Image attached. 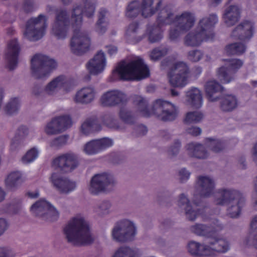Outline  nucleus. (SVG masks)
Instances as JSON below:
<instances>
[{"label": "nucleus", "instance_id": "nucleus-1", "mask_svg": "<svg viewBox=\"0 0 257 257\" xmlns=\"http://www.w3.org/2000/svg\"><path fill=\"white\" fill-rule=\"evenodd\" d=\"M162 0H143L140 4L138 0L131 2L126 8L125 16L133 19L140 14L146 18L153 16L160 10L157 18V25L147 28V33L149 41L151 43L160 41L163 37V26L175 24L169 32V38L172 41L176 40L181 33L189 30L194 25L195 17L191 13L185 12L180 16L174 17L170 6H167L161 10Z\"/></svg>", "mask_w": 257, "mask_h": 257}, {"label": "nucleus", "instance_id": "nucleus-2", "mask_svg": "<svg viewBox=\"0 0 257 257\" xmlns=\"http://www.w3.org/2000/svg\"><path fill=\"white\" fill-rule=\"evenodd\" d=\"M213 225L207 226L202 224H196L191 227V230L195 234L210 238L213 240L208 245L201 244L195 241H190L188 244V252L194 256L214 257L218 253H224L229 249L228 242L225 239L217 237L218 232L223 228V225L218 220L214 219Z\"/></svg>", "mask_w": 257, "mask_h": 257}, {"label": "nucleus", "instance_id": "nucleus-3", "mask_svg": "<svg viewBox=\"0 0 257 257\" xmlns=\"http://www.w3.org/2000/svg\"><path fill=\"white\" fill-rule=\"evenodd\" d=\"M95 4L89 0H85L84 7H75L72 11L71 16L72 26L73 28V36L71 39L70 47L72 53L76 55H81L87 52L90 46V39L88 34L80 31L82 23V17L91 18L94 13Z\"/></svg>", "mask_w": 257, "mask_h": 257}, {"label": "nucleus", "instance_id": "nucleus-4", "mask_svg": "<svg viewBox=\"0 0 257 257\" xmlns=\"http://www.w3.org/2000/svg\"><path fill=\"white\" fill-rule=\"evenodd\" d=\"M134 103L138 105L140 112L144 117H149L154 115L163 121H170L175 120L177 116V110L175 106L168 101L157 99L150 108L147 100L141 96H136Z\"/></svg>", "mask_w": 257, "mask_h": 257}, {"label": "nucleus", "instance_id": "nucleus-5", "mask_svg": "<svg viewBox=\"0 0 257 257\" xmlns=\"http://www.w3.org/2000/svg\"><path fill=\"white\" fill-rule=\"evenodd\" d=\"M116 74L122 80H139L149 77L150 71L143 60L138 59L128 63L124 61L120 62L112 71L111 76L109 78L110 81L115 80L114 77Z\"/></svg>", "mask_w": 257, "mask_h": 257}, {"label": "nucleus", "instance_id": "nucleus-6", "mask_svg": "<svg viewBox=\"0 0 257 257\" xmlns=\"http://www.w3.org/2000/svg\"><path fill=\"white\" fill-rule=\"evenodd\" d=\"M69 242L81 246L91 244L93 241L88 225L82 217H74L64 228Z\"/></svg>", "mask_w": 257, "mask_h": 257}, {"label": "nucleus", "instance_id": "nucleus-7", "mask_svg": "<svg viewBox=\"0 0 257 257\" xmlns=\"http://www.w3.org/2000/svg\"><path fill=\"white\" fill-rule=\"evenodd\" d=\"M218 22L215 14H210L202 19L198 24L197 31L189 33L185 38V44L189 46H198L203 41H212L215 34L213 29Z\"/></svg>", "mask_w": 257, "mask_h": 257}, {"label": "nucleus", "instance_id": "nucleus-8", "mask_svg": "<svg viewBox=\"0 0 257 257\" xmlns=\"http://www.w3.org/2000/svg\"><path fill=\"white\" fill-rule=\"evenodd\" d=\"M217 193L221 197L216 199L217 205H231L227 209V213L231 218H237L240 214L244 206L245 200L242 194L235 190L219 189Z\"/></svg>", "mask_w": 257, "mask_h": 257}, {"label": "nucleus", "instance_id": "nucleus-9", "mask_svg": "<svg viewBox=\"0 0 257 257\" xmlns=\"http://www.w3.org/2000/svg\"><path fill=\"white\" fill-rule=\"evenodd\" d=\"M223 87L215 80L207 82L205 85L206 97L209 101L214 102L220 99V108L223 111H231L237 106L236 97L232 95L220 96L216 95L221 92Z\"/></svg>", "mask_w": 257, "mask_h": 257}, {"label": "nucleus", "instance_id": "nucleus-10", "mask_svg": "<svg viewBox=\"0 0 257 257\" xmlns=\"http://www.w3.org/2000/svg\"><path fill=\"white\" fill-rule=\"evenodd\" d=\"M56 67L57 63L54 59L41 54H35L31 59L32 74L37 79L48 77Z\"/></svg>", "mask_w": 257, "mask_h": 257}, {"label": "nucleus", "instance_id": "nucleus-11", "mask_svg": "<svg viewBox=\"0 0 257 257\" xmlns=\"http://www.w3.org/2000/svg\"><path fill=\"white\" fill-rule=\"evenodd\" d=\"M47 26L46 17L39 15L38 17L32 18L27 22L24 34L31 41H37L44 36Z\"/></svg>", "mask_w": 257, "mask_h": 257}, {"label": "nucleus", "instance_id": "nucleus-12", "mask_svg": "<svg viewBox=\"0 0 257 257\" xmlns=\"http://www.w3.org/2000/svg\"><path fill=\"white\" fill-rule=\"evenodd\" d=\"M136 227L133 222L123 219L116 223L112 231L113 238L117 242H124L134 239Z\"/></svg>", "mask_w": 257, "mask_h": 257}, {"label": "nucleus", "instance_id": "nucleus-13", "mask_svg": "<svg viewBox=\"0 0 257 257\" xmlns=\"http://www.w3.org/2000/svg\"><path fill=\"white\" fill-rule=\"evenodd\" d=\"M189 72V67L186 63L178 62L174 64L168 73L171 85L174 87L185 86L187 83Z\"/></svg>", "mask_w": 257, "mask_h": 257}, {"label": "nucleus", "instance_id": "nucleus-14", "mask_svg": "<svg viewBox=\"0 0 257 257\" xmlns=\"http://www.w3.org/2000/svg\"><path fill=\"white\" fill-rule=\"evenodd\" d=\"M31 211L35 216L48 221H54L59 217L58 211L45 199H40L33 204Z\"/></svg>", "mask_w": 257, "mask_h": 257}, {"label": "nucleus", "instance_id": "nucleus-15", "mask_svg": "<svg viewBox=\"0 0 257 257\" xmlns=\"http://www.w3.org/2000/svg\"><path fill=\"white\" fill-rule=\"evenodd\" d=\"M224 65L219 68L217 75L223 83H228L234 77V74L241 67L243 61L239 59H223Z\"/></svg>", "mask_w": 257, "mask_h": 257}, {"label": "nucleus", "instance_id": "nucleus-16", "mask_svg": "<svg viewBox=\"0 0 257 257\" xmlns=\"http://www.w3.org/2000/svg\"><path fill=\"white\" fill-rule=\"evenodd\" d=\"M69 26V15L66 10H61L56 12V17L52 28L53 34L58 39L66 38Z\"/></svg>", "mask_w": 257, "mask_h": 257}, {"label": "nucleus", "instance_id": "nucleus-17", "mask_svg": "<svg viewBox=\"0 0 257 257\" xmlns=\"http://www.w3.org/2000/svg\"><path fill=\"white\" fill-rule=\"evenodd\" d=\"M78 165L77 157L72 153H67L56 158L52 162V166L56 170L61 173H67L72 171Z\"/></svg>", "mask_w": 257, "mask_h": 257}, {"label": "nucleus", "instance_id": "nucleus-18", "mask_svg": "<svg viewBox=\"0 0 257 257\" xmlns=\"http://www.w3.org/2000/svg\"><path fill=\"white\" fill-rule=\"evenodd\" d=\"M115 183L113 176L108 173L95 174L90 181L89 191L93 194H97L104 191L109 185L113 186Z\"/></svg>", "mask_w": 257, "mask_h": 257}, {"label": "nucleus", "instance_id": "nucleus-19", "mask_svg": "<svg viewBox=\"0 0 257 257\" xmlns=\"http://www.w3.org/2000/svg\"><path fill=\"white\" fill-rule=\"evenodd\" d=\"M197 196V194H195L194 196L193 205L191 204L189 199L184 194H181L180 195L178 200V205L180 207L184 206L187 217L191 221L195 220L197 216L201 215L204 211V209L195 208L201 206V202L196 200Z\"/></svg>", "mask_w": 257, "mask_h": 257}, {"label": "nucleus", "instance_id": "nucleus-20", "mask_svg": "<svg viewBox=\"0 0 257 257\" xmlns=\"http://www.w3.org/2000/svg\"><path fill=\"white\" fill-rule=\"evenodd\" d=\"M72 125V120L69 115H64L56 117L49 122L46 127L47 134H56L64 132Z\"/></svg>", "mask_w": 257, "mask_h": 257}, {"label": "nucleus", "instance_id": "nucleus-21", "mask_svg": "<svg viewBox=\"0 0 257 257\" xmlns=\"http://www.w3.org/2000/svg\"><path fill=\"white\" fill-rule=\"evenodd\" d=\"M20 50L21 48L17 39H12L8 42L5 59L7 63V67L10 70H13L17 67Z\"/></svg>", "mask_w": 257, "mask_h": 257}, {"label": "nucleus", "instance_id": "nucleus-22", "mask_svg": "<svg viewBox=\"0 0 257 257\" xmlns=\"http://www.w3.org/2000/svg\"><path fill=\"white\" fill-rule=\"evenodd\" d=\"M100 102L103 106H114L119 104H125L126 97L120 91L113 90L107 91L101 97Z\"/></svg>", "mask_w": 257, "mask_h": 257}, {"label": "nucleus", "instance_id": "nucleus-23", "mask_svg": "<svg viewBox=\"0 0 257 257\" xmlns=\"http://www.w3.org/2000/svg\"><path fill=\"white\" fill-rule=\"evenodd\" d=\"M73 80L64 75H60L49 82L45 87V91L49 94H52L57 89H63L64 91H70L73 86Z\"/></svg>", "mask_w": 257, "mask_h": 257}, {"label": "nucleus", "instance_id": "nucleus-24", "mask_svg": "<svg viewBox=\"0 0 257 257\" xmlns=\"http://www.w3.org/2000/svg\"><path fill=\"white\" fill-rule=\"evenodd\" d=\"M50 179L53 185L61 193H68L74 190L76 187L74 182L62 177L59 173L56 172L52 174Z\"/></svg>", "mask_w": 257, "mask_h": 257}, {"label": "nucleus", "instance_id": "nucleus-25", "mask_svg": "<svg viewBox=\"0 0 257 257\" xmlns=\"http://www.w3.org/2000/svg\"><path fill=\"white\" fill-rule=\"evenodd\" d=\"M112 141L108 138L93 140L85 144L84 151L88 155H94L112 146Z\"/></svg>", "mask_w": 257, "mask_h": 257}, {"label": "nucleus", "instance_id": "nucleus-26", "mask_svg": "<svg viewBox=\"0 0 257 257\" xmlns=\"http://www.w3.org/2000/svg\"><path fill=\"white\" fill-rule=\"evenodd\" d=\"M253 31V24L248 21H245L233 30L231 36L241 41H246L252 37Z\"/></svg>", "mask_w": 257, "mask_h": 257}, {"label": "nucleus", "instance_id": "nucleus-27", "mask_svg": "<svg viewBox=\"0 0 257 257\" xmlns=\"http://www.w3.org/2000/svg\"><path fill=\"white\" fill-rule=\"evenodd\" d=\"M105 65L104 54L100 51L87 63L86 68L91 74L97 75L104 70Z\"/></svg>", "mask_w": 257, "mask_h": 257}, {"label": "nucleus", "instance_id": "nucleus-28", "mask_svg": "<svg viewBox=\"0 0 257 257\" xmlns=\"http://www.w3.org/2000/svg\"><path fill=\"white\" fill-rule=\"evenodd\" d=\"M197 183L199 187L200 197L210 196L213 193L215 184L213 180L207 176H200L197 178Z\"/></svg>", "mask_w": 257, "mask_h": 257}, {"label": "nucleus", "instance_id": "nucleus-29", "mask_svg": "<svg viewBox=\"0 0 257 257\" xmlns=\"http://www.w3.org/2000/svg\"><path fill=\"white\" fill-rule=\"evenodd\" d=\"M240 9L237 6L231 5L227 8L223 15V19L228 27L234 25L240 17Z\"/></svg>", "mask_w": 257, "mask_h": 257}, {"label": "nucleus", "instance_id": "nucleus-30", "mask_svg": "<svg viewBox=\"0 0 257 257\" xmlns=\"http://www.w3.org/2000/svg\"><path fill=\"white\" fill-rule=\"evenodd\" d=\"M102 128L100 120L96 117L89 118L81 125V132L85 135L99 132Z\"/></svg>", "mask_w": 257, "mask_h": 257}, {"label": "nucleus", "instance_id": "nucleus-31", "mask_svg": "<svg viewBox=\"0 0 257 257\" xmlns=\"http://www.w3.org/2000/svg\"><path fill=\"white\" fill-rule=\"evenodd\" d=\"M94 97V89L90 87H86L77 91L74 100L76 102L87 104L92 101Z\"/></svg>", "mask_w": 257, "mask_h": 257}, {"label": "nucleus", "instance_id": "nucleus-32", "mask_svg": "<svg viewBox=\"0 0 257 257\" xmlns=\"http://www.w3.org/2000/svg\"><path fill=\"white\" fill-rule=\"evenodd\" d=\"M187 100L192 107L199 108L203 103L202 96L200 90L195 87H192L186 93Z\"/></svg>", "mask_w": 257, "mask_h": 257}, {"label": "nucleus", "instance_id": "nucleus-33", "mask_svg": "<svg viewBox=\"0 0 257 257\" xmlns=\"http://www.w3.org/2000/svg\"><path fill=\"white\" fill-rule=\"evenodd\" d=\"M186 148L189 155L192 157L205 159L208 156V153L202 144L192 142L188 144Z\"/></svg>", "mask_w": 257, "mask_h": 257}, {"label": "nucleus", "instance_id": "nucleus-34", "mask_svg": "<svg viewBox=\"0 0 257 257\" xmlns=\"http://www.w3.org/2000/svg\"><path fill=\"white\" fill-rule=\"evenodd\" d=\"M22 182V174L19 171L11 172L5 180L6 187L11 190H14L18 187Z\"/></svg>", "mask_w": 257, "mask_h": 257}, {"label": "nucleus", "instance_id": "nucleus-35", "mask_svg": "<svg viewBox=\"0 0 257 257\" xmlns=\"http://www.w3.org/2000/svg\"><path fill=\"white\" fill-rule=\"evenodd\" d=\"M108 11L105 9H101L99 12L98 19L96 23V31L100 34H104L107 28L108 22L106 20V16Z\"/></svg>", "mask_w": 257, "mask_h": 257}, {"label": "nucleus", "instance_id": "nucleus-36", "mask_svg": "<svg viewBox=\"0 0 257 257\" xmlns=\"http://www.w3.org/2000/svg\"><path fill=\"white\" fill-rule=\"evenodd\" d=\"M28 128L25 126L22 125L19 127L14 138L12 141L11 150L16 149L20 145L24 139L28 135Z\"/></svg>", "mask_w": 257, "mask_h": 257}, {"label": "nucleus", "instance_id": "nucleus-37", "mask_svg": "<svg viewBox=\"0 0 257 257\" xmlns=\"http://www.w3.org/2000/svg\"><path fill=\"white\" fill-rule=\"evenodd\" d=\"M245 46L241 43H233L226 46L225 51L228 56L240 55L245 51Z\"/></svg>", "mask_w": 257, "mask_h": 257}, {"label": "nucleus", "instance_id": "nucleus-38", "mask_svg": "<svg viewBox=\"0 0 257 257\" xmlns=\"http://www.w3.org/2000/svg\"><path fill=\"white\" fill-rule=\"evenodd\" d=\"M205 143L211 150L215 153L222 151L225 146V142L220 140H215L211 138L205 139Z\"/></svg>", "mask_w": 257, "mask_h": 257}, {"label": "nucleus", "instance_id": "nucleus-39", "mask_svg": "<svg viewBox=\"0 0 257 257\" xmlns=\"http://www.w3.org/2000/svg\"><path fill=\"white\" fill-rule=\"evenodd\" d=\"M169 48L168 47H158L154 48L151 52L150 56L151 60L157 61L160 59L168 53Z\"/></svg>", "mask_w": 257, "mask_h": 257}, {"label": "nucleus", "instance_id": "nucleus-40", "mask_svg": "<svg viewBox=\"0 0 257 257\" xmlns=\"http://www.w3.org/2000/svg\"><path fill=\"white\" fill-rule=\"evenodd\" d=\"M20 108V101L18 98H11L5 107V111L7 114L11 115L18 111Z\"/></svg>", "mask_w": 257, "mask_h": 257}, {"label": "nucleus", "instance_id": "nucleus-41", "mask_svg": "<svg viewBox=\"0 0 257 257\" xmlns=\"http://www.w3.org/2000/svg\"><path fill=\"white\" fill-rule=\"evenodd\" d=\"M119 115L120 118L122 121L127 124H134L136 120V117L133 113L131 111L126 110L123 107H121L120 109Z\"/></svg>", "mask_w": 257, "mask_h": 257}, {"label": "nucleus", "instance_id": "nucleus-42", "mask_svg": "<svg viewBox=\"0 0 257 257\" xmlns=\"http://www.w3.org/2000/svg\"><path fill=\"white\" fill-rule=\"evenodd\" d=\"M202 118L203 114L200 112H189L186 114L184 122L186 124L197 123L201 121Z\"/></svg>", "mask_w": 257, "mask_h": 257}, {"label": "nucleus", "instance_id": "nucleus-43", "mask_svg": "<svg viewBox=\"0 0 257 257\" xmlns=\"http://www.w3.org/2000/svg\"><path fill=\"white\" fill-rule=\"evenodd\" d=\"M38 156V152L35 148H32L28 151L22 159L24 163H29L34 161Z\"/></svg>", "mask_w": 257, "mask_h": 257}, {"label": "nucleus", "instance_id": "nucleus-44", "mask_svg": "<svg viewBox=\"0 0 257 257\" xmlns=\"http://www.w3.org/2000/svg\"><path fill=\"white\" fill-rule=\"evenodd\" d=\"M67 136H61L53 140L50 143L52 147L59 148L64 145L68 140Z\"/></svg>", "mask_w": 257, "mask_h": 257}, {"label": "nucleus", "instance_id": "nucleus-45", "mask_svg": "<svg viewBox=\"0 0 257 257\" xmlns=\"http://www.w3.org/2000/svg\"><path fill=\"white\" fill-rule=\"evenodd\" d=\"M203 53L200 50L190 51L188 53V59L192 62L199 61L203 56Z\"/></svg>", "mask_w": 257, "mask_h": 257}, {"label": "nucleus", "instance_id": "nucleus-46", "mask_svg": "<svg viewBox=\"0 0 257 257\" xmlns=\"http://www.w3.org/2000/svg\"><path fill=\"white\" fill-rule=\"evenodd\" d=\"M181 147V142L179 140H176L168 151L169 154L171 156L176 155L179 151Z\"/></svg>", "mask_w": 257, "mask_h": 257}, {"label": "nucleus", "instance_id": "nucleus-47", "mask_svg": "<svg viewBox=\"0 0 257 257\" xmlns=\"http://www.w3.org/2000/svg\"><path fill=\"white\" fill-rule=\"evenodd\" d=\"M251 233L250 232L248 236L245 239L244 243L246 246L252 245L257 249V234L253 236V238L250 240Z\"/></svg>", "mask_w": 257, "mask_h": 257}, {"label": "nucleus", "instance_id": "nucleus-48", "mask_svg": "<svg viewBox=\"0 0 257 257\" xmlns=\"http://www.w3.org/2000/svg\"><path fill=\"white\" fill-rule=\"evenodd\" d=\"M181 182H184L188 180L190 177V173L185 168L181 169L179 172Z\"/></svg>", "mask_w": 257, "mask_h": 257}, {"label": "nucleus", "instance_id": "nucleus-49", "mask_svg": "<svg viewBox=\"0 0 257 257\" xmlns=\"http://www.w3.org/2000/svg\"><path fill=\"white\" fill-rule=\"evenodd\" d=\"M135 131L137 136L139 137L145 135L148 132V129L145 125L140 124L136 126Z\"/></svg>", "mask_w": 257, "mask_h": 257}, {"label": "nucleus", "instance_id": "nucleus-50", "mask_svg": "<svg viewBox=\"0 0 257 257\" xmlns=\"http://www.w3.org/2000/svg\"><path fill=\"white\" fill-rule=\"evenodd\" d=\"M23 9L24 11L27 13L32 12L34 9V1L25 0Z\"/></svg>", "mask_w": 257, "mask_h": 257}, {"label": "nucleus", "instance_id": "nucleus-51", "mask_svg": "<svg viewBox=\"0 0 257 257\" xmlns=\"http://www.w3.org/2000/svg\"><path fill=\"white\" fill-rule=\"evenodd\" d=\"M0 257H14L12 250L7 247H0Z\"/></svg>", "mask_w": 257, "mask_h": 257}, {"label": "nucleus", "instance_id": "nucleus-52", "mask_svg": "<svg viewBox=\"0 0 257 257\" xmlns=\"http://www.w3.org/2000/svg\"><path fill=\"white\" fill-rule=\"evenodd\" d=\"M188 134L193 136H198L201 133V130L198 127H191L187 130Z\"/></svg>", "mask_w": 257, "mask_h": 257}, {"label": "nucleus", "instance_id": "nucleus-53", "mask_svg": "<svg viewBox=\"0 0 257 257\" xmlns=\"http://www.w3.org/2000/svg\"><path fill=\"white\" fill-rule=\"evenodd\" d=\"M8 224L6 219L0 218V235L3 234L7 229Z\"/></svg>", "mask_w": 257, "mask_h": 257}, {"label": "nucleus", "instance_id": "nucleus-54", "mask_svg": "<svg viewBox=\"0 0 257 257\" xmlns=\"http://www.w3.org/2000/svg\"><path fill=\"white\" fill-rule=\"evenodd\" d=\"M139 24L138 22H133L129 25L127 31L133 33L136 32L139 28Z\"/></svg>", "mask_w": 257, "mask_h": 257}, {"label": "nucleus", "instance_id": "nucleus-55", "mask_svg": "<svg viewBox=\"0 0 257 257\" xmlns=\"http://www.w3.org/2000/svg\"><path fill=\"white\" fill-rule=\"evenodd\" d=\"M110 207V202L108 201H104L102 202L101 205L100 206V208L102 210H108Z\"/></svg>", "mask_w": 257, "mask_h": 257}, {"label": "nucleus", "instance_id": "nucleus-56", "mask_svg": "<svg viewBox=\"0 0 257 257\" xmlns=\"http://www.w3.org/2000/svg\"><path fill=\"white\" fill-rule=\"evenodd\" d=\"M250 228L251 230L257 229V215L255 216L250 223Z\"/></svg>", "mask_w": 257, "mask_h": 257}, {"label": "nucleus", "instance_id": "nucleus-57", "mask_svg": "<svg viewBox=\"0 0 257 257\" xmlns=\"http://www.w3.org/2000/svg\"><path fill=\"white\" fill-rule=\"evenodd\" d=\"M117 49L116 47L110 46L108 48L107 52L110 55H113L116 53Z\"/></svg>", "mask_w": 257, "mask_h": 257}, {"label": "nucleus", "instance_id": "nucleus-58", "mask_svg": "<svg viewBox=\"0 0 257 257\" xmlns=\"http://www.w3.org/2000/svg\"><path fill=\"white\" fill-rule=\"evenodd\" d=\"M27 195L31 198H36L39 196V192L38 191L34 193L28 192Z\"/></svg>", "mask_w": 257, "mask_h": 257}, {"label": "nucleus", "instance_id": "nucleus-59", "mask_svg": "<svg viewBox=\"0 0 257 257\" xmlns=\"http://www.w3.org/2000/svg\"><path fill=\"white\" fill-rule=\"evenodd\" d=\"M239 163L241 165H242V169H245L246 168V164L245 163V159L244 157H241L239 160Z\"/></svg>", "mask_w": 257, "mask_h": 257}, {"label": "nucleus", "instance_id": "nucleus-60", "mask_svg": "<svg viewBox=\"0 0 257 257\" xmlns=\"http://www.w3.org/2000/svg\"><path fill=\"white\" fill-rule=\"evenodd\" d=\"M6 196V193L4 190L0 187V202L3 201Z\"/></svg>", "mask_w": 257, "mask_h": 257}, {"label": "nucleus", "instance_id": "nucleus-61", "mask_svg": "<svg viewBox=\"0 0 257 257\" xmlns=\"http://www.w3.org/2000/svg\"><path fill=\"white\" fill-rule=\"evenodd\" d=\"M15 31L13 27L9 28L8 29H7V33L8 35H14L15 33Z\"/></svg>", "mask_w": 257, "mask_h": 257}, {"label": "nucleus", "instance_id": "nucleus-62", "mask_svg": "<svg viewBox=\"0 0 257 257\" xmlns=\"http://www.w3.org/2000/svg\"><path fill=\"white\" fill-rule=\"evenodd\" d=\"M171 95L173 96H176L178 95V92L174 89L171 90Z\"/></svg>", "mask_w": 257, "mask_h": 257}, {"label": "nucleus", "instance_id": "nucleus-63", "mask_svg": "<svg viewBox=\"0 0 257 257\" xmlns=\"http://www.w3.org/2000/svg\"><path fill=\"white\" fill-rule=\"evenodd\" d=\"M211 1L212 3L215 5L219 4L222 1V0H211Z\"/></svg>", "mask_w": 257, "mask_h": 257}, {"label": "nucleus", "instance_id": "nucleus-64", "mask_svg": "<svg viewBox=\"0 0 257 257\" xmlns=\"http://www.w3.org/2000/svg\"><path fill=\"white\" fill-rule=\"evenodd\" d=\"M196 72L200 74L202 72V68L200 67H197L195 68Z\"/></svg>", "mask_w": 257, "mask_h": 257}]
</instances>
